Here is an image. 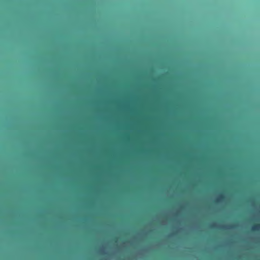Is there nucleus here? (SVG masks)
I'll use <instances>...</instances> for the list:
<instances>
[{
  "instance_id": "f257e3e1",
  "label": "nucleus",
  "mask_w": 260,
  "mask_h": 260,
  "mask_svg": "<svg viewBox=\"0 0 260 260\" xmlns=\"http://www.w3.org/2000/svg\"><path fill=\"white\" fill-rule=\"evenodd\" d=\"M35 49H40L39 48H35ZM49 49H61L60 48H50ZM61 49H70V48H62ZM76 49H80L79 48H77ZM84 49H98V48H84ZM100 49H139V48H120V47H116V48H101ZM142 49H146L145 48H143Z\"/></svg>"
},
{
  "instance_id": "f03ea898",
  "label": "nucleus",
  "mask_w": 260,
  "mask_h": 260,
  "mask_svg": "<svg viewBox=\"0 0 260 260\" xmlns=\"http://www.w3.org/2000/svg\"><path fill=\"white\" fill-rule=\"evenodd\" d=\"M225 199V196L224 194H219L215 199V202L217 203H222Z\"/></svg>"
},
{
  "instance_id": "7ed1b4c3",
  "label": "nucleus",
  "mask_w": 260,
  "mask_h": 260,
  "mask_svg": "<svg viewBox=\"0 0 260 260\" xmlns=\"http://www.w3.org/2000/svg\"><path fill=\"white\" fill-rule=\"evenodd\" d=\"M234 225H226V224H222V226H221V230H232L234 229L235 228Z\"/></svg>"
},
{
  "instance_id": "20e7f679",
  "label": "nucleus",
  "mask_w": 260,
  "mask_h": 260,
  "mask_svg": "<svg viewBox=\"0 0 260 260\" xmlns=\"http://www.w3.org/2000/svg\"><path fill=\"white\" fill-rule=\"evenodd\" d=\"M222 225V224H218L217 222H213L211 224L210 227L212 229H218L221 230V226Z\"/></svg>"
},
{
  "instance_id": "39448f33",
  "label": "nucleus",
  "mask_w": 260,
  "mask_h": 260,
  "mask_svg": "<svg viewBox=\"0 0 260 260\" xmlns=\"http://www.w3.org/2000/svg\"><path fill=\"white\" fill-rule=\"evenodd\" d=\"M251 230L252 231H260V224H257L253 225L251 227Z\"/></svg>"
},
{
  "instance_id": "423d86ee",
  "label": "nucleus",
  "mask_w": 260,
  "mask_h": 260,
  "mask_svg": "<svg viewBox=\"0 0 260 260\" xmlns=\"http://www.w3.org/2000/svg\"><path fill=\"white\" fill-rule=\"evenodd\" d=\"M99 252L102 254H107L108 253L106 248L104 246H102L100 248Z\"/></svg>"
},
{
  "instance_id": "0eeeda50",
  "label": "nucleus",
  "mask_w": 260,
  "mask_h": 260,
  "mask_svg": "<svg viewBox=\"0 0 260 260\" xmlns=\"http://www.w3.org/2000/svg\"><path fill=\"white\" fill-rule=\"evenodd\" d=\"M157 49H169V48H158Z\"/></svg>"
}]
</instances>
